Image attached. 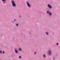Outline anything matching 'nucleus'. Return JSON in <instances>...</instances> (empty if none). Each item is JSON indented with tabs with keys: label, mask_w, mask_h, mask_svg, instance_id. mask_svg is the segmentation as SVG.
Segmentation results:
<instances>
[{
	"label": "nucleus",
	"mask_w": 60,
	"mask_h": 60,
	"mask_svg": "<svg viewBox=\"0 0 60 60\" xmlns=\"http://www.w3.org/2000/svg\"><path fill=\"white\" fill-rule=\"evenodd\" d=\"M12 4L13 6H15V3L14 1L12 2Z\"/></svg>",
	"instance_id": "f257e3e1"
},
{
	"label": "nucleus",
	"mask_w": 60,
	"mask_h": 60,
	"mask_svg": "<svg viewBox=\"0 0 60 60\" xmlns=\"http://www.w3.org/2000/svg\"><path fill=\"white\" fill-rule=\"evenodd\" d=\"M48 54L49 55H50V54H51V52L50 50H49V51Z\"/></svg>",
	"instance_id": "f03ea898"
},
{
	"label": "nucleus",
	"mask_w": 60,
	"mask_h": 60,
	"mask_svg": "<svg viewBox=\"0 0 60 60\" xmlns=\"http://www.w3.org/2000/svg\"><path fill=\"white\" fill-rule=\"evenodd\" d=\"M27 4L28 7H30V5H29V4L28 3H27Z\"/></svg>",
	"instance_id": "7ed1b4c3"
},
{
	"label": "nucleus",
	"mask_w": 60,
	"mask_h": 60,
	"mask_svg": "<svg viewBox=\"0 0 60 60\" xmlns=\"http://www.w3.org/2000/svg\"><path fill=\"white\" fill-rule=\"evenodd\" d=\"M48 6L49 7V8H51V6H50L49 4L48 5Z\"/></svg>",
	"instance_id": "20e7f679"
},
{
	"label": "nucleus",
	"mask_w": 60,
	"mask_h": 60,
	"mask_svg": "<svg viewBox=\"0 0 60 60\" xmlns=\"http://www.w3.org/2000/svg\"><path fill=\"white\" fill-rule=\"evenodd\" d=\"M15 52L16 53H18V51L17 50H15Z\"/></svg>",
	"instance_id": "39448f33"
},
{
	"label": "nucleus",
	"mask_w": 60,
	"mask_h": 60,
	"mask_svg": "<svg viewBox=\"0 0 60 60\" xmlns=\"http://www.w3.org/2000/svg\"><path fill=\"white\" fill-rule=\"evenodd\" d=\"M49 15H50V16H51V13H50V12L49 13Z\"/></svg>",
	"instance_id": "423d86ee"
},
{
	"label": "nucleus",
	"mask_w": 60,
	"mask_h": 60,
	"mask_svg": "<svg viewBox=\"0 0 60 60\" xmlns=\"http://www.w3.org/2000/svg\"><path fill=\"white\" fill-rule=\"evenodd\" d=\"M43 56L44 57H46V56H45V55H44Z\"/></svg>",
	"instance_id": "0eeeda50"
},
{
	"label": "nucleus",
	"mask_w": 60,
	"mask_h": 60,
	"mask_svg": "<svg viewBox=\"0 0 60 60\" xmlns=\"http://www.w3.org/2000/svg\"><path fill=\"white\" fill-rule=\"evenodd\" d=\"M19 50L21 51V49H20V48H19Z\"/></svg>",
	"instance_id": "6e6552de"
},
{
	"label": "nucleus",
	"mask_w": 60,
	"mask_h": 60,
	"mask_svg": "<svg viewBox=\"0 0 60 60\" xmlns=\"http://www.w3.org/2000/svg\"><path fill=\"white\" fill-rule=\"evenodd\" d=\"M46 34L47 35H48V33H47V32L46 33Z\"/></svg>",
	"instance_id": "1a4fd4ad"
},
{
	"label": "nucleus",
	"mask_w": 60,
	"mask_h": 60,
	"mask_svg": "<svg viewBox=\"0 0 60 60\" xmlns=\"http://www.w3.org/2000/svg\"><path fill=\"white\" fill-rule=\"evenodd\" d=\"M0 53H2V51H0Z\"/></svg>",
	"instance_id": "9d476101"
},
{
	"label": "nucleus",
	"mask_w": 60,
	"mask_h": 60,
	"mask_svg": "<svg viewBox=\"0 0 60 60\" xmlns=\"http://www.w3.org/2000/svg\"><path fill=\"white\" fill-rule=\"evenodd\" d=\"M49 11H47V13H49Z\"/></svg>",
	"instance_id": "9b49d317"
},
{
	"label": "nucleus",
	"mask_w": 60,
	"mask_h": 60,
	"mask_svg": "<svg viewBox=\"0 0 60 60\" xmlns=\"http://www.w3.org/2000/svg\"><path fill=\"white\" fill-rule=\"evenodd\" d=\"M16 25L17 26H18V24H16Z\"/></svg>",
	"instance_id": "f8f14e48"
},
{
	"label": "nucleus",
	"mask_w": 60,
	"mask_h": 60,
	"mask_svg": "<svg viewBox=\"0 0 60 60\" xmlns=\"http://www.w3.org/2000/svg\"><path fill=\"white\" fill-rule=\"evenodd\" d=\"M3 1H5V0H2Z\"/></svg>",
	"instance_id": "ddd939ff"
},
{
	"label": "nucleus",
	"mask_w": 60,
	"mask_h": 60,
	"mask_svg": "<svg viewBox=\"0 0 60 60\" xmlns=\"http://www.w3.org/2000/svg\"><path fill=\"white\" fill-rule=\"evenodd\" d=\"M56 45H58V43H57L56 44Z\"/></svg>",
	"instance_id": "4468645a"
},
{
	"label": "nucleus",
	"mask_w": 60,
	"mask_h": 60,
	"mask_svg": "<svg viewBox=\"0 0 60 60\" xmlns=\"http://www.w3.org/2000/svg\"><path fill=\"white\" fill-rule=\"evenodd\" d=\"M4 52L3 51V54H4Z\"/></svg>",
	"instance_id": "2eb2a0df"
},
{
	"label": "nucleus",
	"mask_w": 60,
	"mask_h": 60,
	"mask_svg": "<svg viewBox=\"0 0 60 60\" xmlns=\"http://www.w3.org/2000/svg\"><path fill=\"white\" fill-rule=\"evenodd\" d=\"M19 58H21V56H20L19 57Z\"/></svg>",
	"instance_id": "dca6fc26"
},
{
	"label": "nucleus",
	"mask_w": 60,
	"mask_h": 60,
	"mask_svg": "<svg viewBox=\"0 0 60 60\" xmlns=\"http://www.w3.org/2000/svg\"><path fill=\"white\" fill-rule=\"evenodd\" d=\"M14 21H16V20L14 19Z\"/></svg>",
	"instance_id": "f3484780"
},
{
	"label": "nucleus",
	"mask_w": 60,
	"mask_h": 60,
	"mask_svg": "<svg viewBox=\"0 0 60 60\" xmlns=\"http://www.w3.org/2000/svg\"><path fill=\"white\" fill-rule=\"evenodd\" d=\"M34 54H36V52H35Z\"/></svg>",
	"instance_id": "a211bd4d"
},
{
	"label": "nucleus",
	"mask_w": 60,
	"mask_h": 60,
	"mask_svg": "<svg viewBox=\"0 0 60 60\" xmlns=\"http://www.w3.org/2000/svg\"><path fill=\"white\" fill-rule=\"evenodd\" d=\"M53 59H54V58H53Z\"/></svg>",
	"instance_id": "6ab92c4d"
}]
</instances>
